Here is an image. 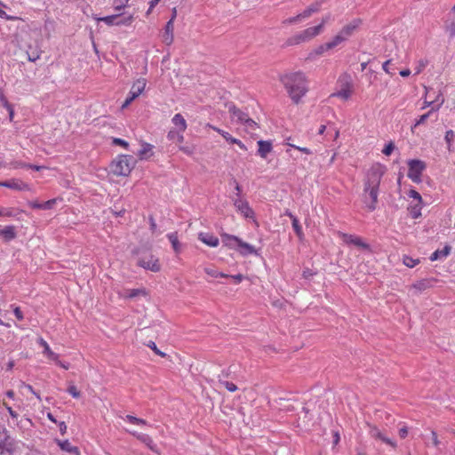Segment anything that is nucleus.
<instances>
[{
	"label": "nucleus",
	"instance_id": "1",
	"mask_svg": "<svg viewBox=\"0 0 455 455\" xmlns=\"http://www.w3.org/2000/svg\"><path fill=\"white\" fill-rule=\"evenodd\" d=\"M384 172V167L380 164L371 166L367 172L363 196V203L371 212L377 207L379 188Z\"/></svg>",
	"mask_w": 455,
	"mask_h": 455
},
{
	"label": "nucleus",
	"instance_id": "2",
	"mask_svg": "<svg viewBox=\"0 0 455 455\" xmlns=\"http://www.w3.org/2000/svg\"><path fill=\"white\" fill-rule=\"evenodd\" d=\"M281 81L286 88L292 101L298 104L300 99L307 93V86L306 77L301 72L284 75Z\"/></svg>",
	"mask_w": 455,
	"mask_h": 455
},
{
	"label": "nucleus",
	"instance_id": "3",
	"mask_svg": "<svg viewBox=\"0 0 455 455\" xmlns=\"http://www.w3.org/2000/svg\"><path fill=\"white\" fill-rule=\"evenodd\" d=\"M135 165L132 156L120 155L110 164L111 172L116 176H128Z\"/></svg>",
	"mask_w": 455,
	"mask_h": 455
},
{
	"label": "nucleus",
	"instance_id": "4",
	"mask_svg": "<svg viewBox=\"0 0 455 455\" xmlns=\"http://www.w3.org/2000/svg\"><path fill=\"white\" fill-rule=\"evenodd\" d=\"M18 449V442L5 428L0 429V455H15Z\"/></svg>",
	"mask_w": 455,
	"mask_h": 455
},
{
	"label": "nucleus",
	"instance_id": "5",
	"mask_svg": "<svg viewBox=\"0 0 455 455\" xmlns=\"http://www.w3.org/2000/svg\"><path fill=\"white\" fill-rule=\"evenodd\" d=\"M323 31V24H319L315 27L308 28L302 32L293 36L292 37L289 38L287 43L290 45L299 44L302 42L308 41L312 39L313 37L316 36Z\"/></svg>",
	"mask_w": 455,
	"mask_h": 455
},
{
	"label": "nucleus",
	"instance_id": "6",
	"mask_svg": "<svg viewBox=\"0 0 455 455\" xmlns=\"http://www.w3.org/2000/svg\"><path fill=\"white\" fill-rule=\"evenodd\" d=\"M407 164L409 167L408 178L415 183L421 182V174L427 168L426 163L419 159H411Z\"/></svg>",
	"mask_w": 455,
	"mask_h": 455
},
{
	"label": "nucleus",
	"instance_id": "7",
	"mask_svg": "<svg viewBox=\"0 0 455 455\" xmlns=\"http://www.w3.org/2000/svg\"><path fill=\"white\" fill-rule=\"evenodd\" d=\"M147 82L145 78H140L133 83L129 94L122 105V108H127L135 99H137L145 90Z\"/></svg>",
	"mask_w": 455,
	"mask_h": 455
},
{
	"label": "nucleus",
	"instance_id": "8",
	"mask_svg": "<svg viewBox=\"0 0 455 455\" xmlns=\"http://www.w3.org/2000/svg\"><path fill=\"white\" fill-rule=\"evenodd\" d=\"M138 265L153 272H158L161 269L158 259L151 254L140 257L138 259Z\"/></svg>",
	"mask_w": 455,
	"mask_h": 455
},
{
	"label": "nucleus",
	"instance_id": "9",
	"mask_svg": "<svg viewBox=\"0 0 455 455\" xmlns=\"http://www.w3.org/2000/svg\"><path fill=\"white\" fill-rule=\"evenodd\" d=\"M233 204L237 212H239L244 218L254 219V212L250 207L249 203L246 200H243L241 198H234Z\"/></svg>",
	"mask_w": 455,
	"mask_h": 455
},
{
	"label": "nucleus",
	"instance_id": "10",
	"mask_svg": "<svg viewBox=\"0 0 455 455\" xmlns=\"http://www.w3.org/2000/svg\"><path fill=\"white\" fill-rule=\"evenodd\" d=\"M134 437H136L139 441L144 443L150 451L155 453L159 454V450L156 444L154 443L152 438L147 434L138 433L136 431L130 432Z\"/></svg>",
	"mask_w": 455,
	"mask_h": 455
},
{
	"label": "nucleus",
	"instance_id": "11",
	"mask_svg": "<svg viewBox=\"0 0 455 455\" xmlns=\"http://www.w3.org/2000/svg\"><path fill=\"white\" fill-rule=\"evenodd\" d=\"M361 24V19H355L350 23L344 26L339 32L347 40L356 31V29L360 27Z\"/></svg>",
	"mask_w": 455,
	"mask_h": 455
},
{
	"label": "nucleus",
	"instance_id": "12",
	"mask_svg": "<svg viewBox=\"0 0 455 455\" xmlns=\"http://www.w3.org/2000/svg\"><path fill=\"white\" fill-rule=\"evenodd\" d=\"M220 236H221V241L225 246H227L230 249L237 250L238 243H240L239 237H237L235 235H228L226 233L221 234Z\"/></svg>",
	"mask_w": 455,
	"mask_h": 455
},
{
	"label": "nucleus",
	"instance_id": "13",
	"mask_svg": "<svg viewBox=\"0 0 455 455\" xmlns=\"http://www.w3.org/2000/svg\"><path fill=\"white\" fill-rule=\"evenodd\" d=\"M229 113L231 114V118L233 121H235L237 123L243 124L246 119L249 118L248 115L244 112H243L241 109L237 108L235 106H230Z\"/></svg>",
	"mask_w": 455,
	"mask_h": 455
},
{
	"label": "nucleus",
	"instance_id": "14",
	"mask_svg": "<svg viewBox=\"0 0 455 455\" xmlns=\"http://www.w3.org/2000/svg\"><path fill=\"white\" fill-rule=\"evenodd\" d=\"M3 187L8 188H11L13 190H18V191L28 189V184H26L23 181H21L20 180H17V179H12V180L4 181Z\"/></svg>",
	"mask_w": 455,
	"mask_h": 455
},
{
	"label": "nucleus",
	"instance_id": "15",
	"mask_svg": "<svg viewBox=\"0 0 455 455\" xmlns=\"http://www.w3.org/2000/svg\"><path fill=\"white\" fill-rule=\"evenodd\" d=\"M369 433L371 437H373L375 439H379L382 442H384L385 443H387L392 447H395V443L393 442L391 439L384 436L378 427L371 426Z\"/></svg>",
	"mask_w": 455,
	"mask_h": 455
},
{
	"label": "nucleus",
	"instance_id": "16",
	"mask_svg": "<svg viewBox=\"0 0 455 455\" xmlns=\"http://www.w3.org/2000/svg\"><path fill=\"white\" fill-rule=\"evenodd\" d=\"M173 29L172 20H170L165 25L164 33L163 35V42L167 45H170L173 42Z\"/></svg>",
	"mask_w": 455,
	"mask_h": 455
},
{
	"label": "nucleus",
	"instance_id": "17",
	"mask_svg": "<svg viewBox=\"0 0 455 455\" xmlns=\"http://www.w3.org/2000/svg\"><path fill=\"white\" fill-rule=\"evenodd\" d=\"M198 238L211 247H217L220 243L218 237L210 233H200Z\"/></svg>",
	"mask_w": 455,
	"mask_h": 455
},
{
	"label": "nucleus",
	"instance_id": "18",
	"mask_svg": "<svg viewBox=\"0 0 455 455\" xmlns=\"http://www.w3.org/2000/svg\"><path fill=\"white\" fill-rule=\"evenodd\" d=\"M237 251L242 256H248L251 254H257V251L254 246L251 245L248 243H245L240 239V243H238Z\"/></svg>",
	"mask_w": 455,
	"mask_h": 455
},
{
	"label": "nucleus",
	"instance_id": "19",
	"mask_svg": "<svg viewBox=\"0 0 455 455\" xmlns=\"http://www.w3.org/2000/svg\"><path fill=\"white\" fill-rule=\"evenodd\" d=\"M286 216H288L291 220V224H292V228H293V230L294 232L296 233L297 236L299 237V240H303L304 238V233L302 231V228L299 224V220L297 219L296 216H294L291 212H286Z\"/></svg>",
	"mask_w": 455,
	"mask_h": 455
},
{
	"label": "nucleus",
	"instance_id": "20",
	"mask_svg": "<svg viewBox=\"0 0 455 455\" xmlns=\"http://www.w3.org/2000/svg\"><path fill=\"white\" fill-rule=\"evenodd\" d=\"M258 146V154L262 158H266L267 154H269L272 151V144L270 141L259 140Z\"/></svg>",
	"mask_w": 455,
	"mask_h": 455
},
{
	"label": "nucleus",
	"instance_id": "21",
	"mask_svg": "<svg viewBox=\"0 0 455 455\" xmlns=\"http://www.w3.org/2000/svg\"><path fill=\"white\" fill-rule=\"evenodd\" d=\"M39 345L44 348V355H45L50 360L57 361L59 355L54 353L49 347L48 343L42 338L38 340Z\"/></svg>",
	"mask_w": 455,
	"mask_h": 455
},
{
	"label": "nucleus",
	"instance_id": "22",
	"mask_svg": "<svg viewBox=\"0 0 455 455\" xmlns=\"http://www.w3.org/2000/svg\"><path fill=\"white\" fill-rule=\"evenodd\" d=\"M434 279H422L412 284V288L421 292L433 286Z\"/></svg>",
	"mask_w": 455,
	"mask_h": 455
},
{
	"label": "nucleus",
	"instance_id": "23",
	"mask_svg": "<svg viewBox=\"0 0 455 455\" xmlns=\"http://www.w3.org/2000/svg\"><path fill=\"white\" fill-rule=\"evenodd\" d=\"M1 235L4 242H10L16 237V231L14 226H6L1 230Z\"/></svg>",
	"mask_w": 455,
	"mask_h": 455
},
{
	"label": "nucleus",
	"instance_id": "24",
	"mask_svg": "<svg viewBox=\"0 0 455 455\" xmlns=\"http://www.w3.org/2000/svg\"><path fill=\"white\" fill-rule=\"evenodd\" d=\"M172 124L178 128V131L183 132L187 129V122L180 114H176L172 119Z\"/></svg>",
	"mask_w": 455,
	"mask_h": 455
},
{
	"label": "nucleus",
	"instance_id": "25",
	"mask_svg": "<svg viewBox=\"0 0 455 455\" xmlns=\"http://www.w3.org/2000/svg\"><path fill=\"white\" fill-rule=\"evenodd\" d=\"M451 250V248L449 245L444 246V248L442 250H436L431 254L430 260L435 261L447 257L450 254Z\"/></svg>",
	"mask_w": 455,
	"mask_h": 455
},
{
	"label": "nucleus",
	"instance_id": "26",
	"mask_svg": "<svg viewBox=\"0 0 455 455\" xmlns=\"http://www.w3.org/2000/svg\"><path fill=\"white\" fill-rule=\"evenodd\" d=\"M55 204H56V199H51L44 203L31 202V203H29V205L33 209L49 210V209H52Z\"/></svg>",
	"mask_w": 455,
	"mask_h": 455
},
{
	"label": "nucleus",
	"instance_id": "27",
	"mask_svg": "<svg viewBox=\"0 0 455 455\" xmlns=\"http://www.w3.org/2000/svg\"><path fill=\"white\" fill-rule=\"evenodd\" d=\"M321 8V3L315 2L309 5L306 10H304L300 16H302L303 19L310 17L313 13H315L320 11Z\"/></svg>",
	"mask_w": 455,
	"mask_h": 455
},
{
	"label": "nucleus",
	"instance_id": "28",
	"mask_svg": "<svg viewBox=\"0 0 455 455\" xmlns=\"http://www.w3.org/2000/svg\"><path fill=\"white\" fill-rule=\"evenodd\" d=\"M345 241L347 243H353L357 247L368 248V244L362 241L360 237L345 235Z\"/></svg>",
	"mask_w": 455,
	"mask_h": 455
},
{
	"label": "nucleus",
	"instance_id": "29",
	"mask_svg": "<svg viewBox=\"0 0 455 455\" xmlns=\"http://www.w3.org/2000/svg\"><path fill=\"white\" fill-rule=\"evenodd\" d=\"M153 146L148 143H144L141 149L138 152L140 159H148L152 154Z\"/></svg>",
	"mask_w": 455,
	"mask_h": 455
},
{
	"label": "nucleus",
	"instance_id": "30",
	"mask_svg": "<svg viewBox=\"0 0 455 455\" xmlns=\"http://www.w3.org/2000/svg\"><path fill=\"white\" fill-rule=\"evenodd\" d=\"M422 203H417L414 205H410L408 211L413 219H417L421 215Z\"/></svg>",
	"mask_w": 455,
	"mask_h": 455
},
{
	"label": "nucleus",
	"instance_id": "31",
	"mask_svg": "<svg viewBox=\"0 0 455 455\" xmlns=\"http://www.w3.org/2000/svg\"><path fill=\"white\" fill-rule=\"evenodd\" d=\"M167 237L169 239V241L171 242L172 245V248L173 250L175 251V252H180V243L178 240V235H177V233L174 232V233H170L167 235Z\"/></svg>",
	"mask_w": 455,
	"mask_h": 455
},
{
	"label": "nucleus",
	"instance_id": "32",
	"mask_svg": "<svg viewBox=\"0 0 455 455\" xmlns=\"http://www.w3.org/2000/svg\"><path fill=\"white\" fill-rule=\"evenodd\" d=\"M347 39L343 36V35L339 32L338 35H336L331 41L327 42V48H334L338 46L342 42L346 41Z\"/></svg>",
	"mask_w": 455,
	"mask_h": 455
},
{
	"label": "nucleus",
	"instance_id": "33",
	"mask_svg": "<svg viewBox=\"0 0 455 455\" xmlns=\"http://www.w3.org/2000/svg\"><path fill=\"white\" fill-rule=\"evenodd\" d=\"M243 124L245 126L247 132L251 134H253V132L258 128V124L250 117Z\"/></svg>",
	"mask_w": 455,
	"mask_h": 455
},
{
	"label": "nucleus",
	"instance_id": "34",
	"mask_svg": "<svg viewBox=\"0 0 455 455\" xmlns=\"http://www.w3.org/2000/svg\"><path fill=\"white\" fill-rule=\"evenodd\" d=\"M454 138H455V133H454V132L452 130H449V131L446 132L445 136H444V140H445V141L447 143V149L450 152L453 151L451 142L453 141Z\"/></svg>",
	"mask_w": 455,
	"mask_h": 455
},
{
	"label": "nucleus",
	"instance_id": "35",
	"mask_svg": "<svg viewBox=\"0 0 455 455\" xmlns=\"http://www.w3.org/2000/svg\"><path fill=\"white\" fill-rule=\"evenodd\" d=\"M140 295H147V292L144 289H132L127 291L126 298L133 299Z\"/></svg>",
	"mask_w": 455,
	"mask_h": 455
},
{
	"label": "nucleus",
	"instance_id": "36",
	"mask_svg": "<svg viewBox=\"0 0 455 455\" xmlns=\"http://www.w3.org/2000/svg\"><path fill=\"white\" fill-rule=\"evenodd\" d=\"M219 382L221 386H223L225 388H227L229 392H235L237 390L236 385H235L233 382H229L228 380L221 379V376H219Z\"/></svg>",
	"mask_w": 455,
	"mask_h": 455
},
{
	"label": "nucleus",
	"instance_id": "37",
	"mask_svg": "<svg viewBox=\"0 0 455 455\" xmlns=\"http://www.w3.org/2000/svg\"><path fill=\"white\" fill-rule=\"evenodd\" d=\"M167 137L171 140H177L179 143H181L184 140V136L182 135V132L179 131H170L168 132Z\"/></svg>",
	"mask_w": 455,
	"mask_h": 455
},
{
	"label": "nucleus",
	"instance_id": "38",
	"mask_svg": "<svg viewBox=\"0 0 455 455\" xmlns=\"http://www.w3.org/2000/svg\"><path fill=\"white\" fill-rule=\"evenodd\" d=\"M116 20H118V15H116V14L101 17V18L98 19L99 21H103L108 26H113V25L116 26Z\"/></svg>",
	"mask_w": 455,
	"mask_h": 455
},
{
	"label": "nucleus",
	"instance_id": "39",
	"mask_svg": "<svg viewBox=\"0 0 455 455\" xmlns=\"http://www.w3.org/2000/svg\"><path fill=\"white\" fill-rule=\"evenodd\" d=\"M433 112H435V108H432L427 113L420 116L419 118L416 121V123H415L414 126L411 128V130L413 131V129L416 126L425 124V122L433 114Z\"/></svg>",
	"mask_w": 455,
	"mask_h": 455
},
{
	"label": "nucleus",
	"instance_id": "40",
	"mask_svg": "<svg viewBox=\"0 0 455 455\" xmlns=\"http://www.w3.org/2000/svg\"><path fill=\"white\" fill-rule=\"evenodd\" d=\"M59 445H60V449L63 451H69V452L77 451V448L72 446L71 443L68 440L61 441V442L60 441Z\"/></svg>",
	"mask_w": 455,
	"mask_h": 455
},
{
	"label": "nucleus",
	"instance_id": "41",
	"mask_svg": "<svg viewBox=\"0 0 455 455\" xmlns=\"http://www.w3.org/2000/svg\"><path fill=\"white\" fill-rule=\"evenodd\" d=\"M117 15H118V20H116V26H121V25L129 26L133 21L132 15H129L128 17H125V18H121L120 14H117Z\"/></svg>",
	"mask_w": 455,
	"mask_h": 455
},
{
	"label": "nucleus",
	"instance_id": "42",
	"mask_svg": "<svg viewBox=\"0 0 455 455\" xmlns=\"http://www.w3.org/2000/svg\"><path fill=\"white\" fill-rule=\"evenodd\" d=\"M332 96L339 97L345 100L350 98L351 96V91L347 88H343L340 91H339L337 93L332 94Z\"/></svg>",
	"mask_w": 455,
	"mask_h": 455
},
{
	"label": "nucleus",
	"instance_id": "43",
	"mask_svg": "<svg viewBox=\"0 0 455 455\" xmlns=\"http://www.w3.org/2000/svg\"><path fill=\"white\" fill-rule=\"evenodd\" d=\"M403 261V264L405 266H407L408 267H414L419 262V259H414L409 256H404Z\"/></svg>",
	"mask_w": 455,
	"mask_h": 455
},
{
	"label": "nucleus",
	"instance_id": "44",
	"mask_svg": "<svg viewBox=\"0 0 455 455\" xmlns=\"http://www.w3.org/2000/svg\"><path fill=\"white\" fill-rule=\"evenodd\" d=\"M148 347H150L156 355H160L161 357H165L166 354L159 350L154 341H149L148 344Z\"/></svg>",
	"mask_w": 455,
	"mask_h": 455
},
{
	"label": "nucleus",
	"instance_id": "45",
	"mask_svg": "<svg viewBox=\"0 0 455 455\" xmlns=\"http://www.w3.org/2000/svg\"><path fill=\"white\" fill-rule=\"evenodd\" d=\"M212 129L219 132L227 141L231 143V140H234V138L228 132L216 127H212Z\"/></svg>",
	"mask_w": 455,
	"mask_h": 455
},
{
	"label": "nucleus",
	"instance_id": "46",
	"mask_svg": "<svg viewBox=\"0 0 455 455\" xmlns=\"http://www.w3.org/2000/svg\"><path fill=\"white\" fill-rule=\"evenodd\" d=\"M408 196L410 197L413 198L414 200H416L417 203H422V197L418 191H416L414 189H411L408 193Z\"/></svg>",
	"mask_w": 455,
	"mask_h": 455
},
{
	"label": "nucleus",
	"instance_id": "47",
	"mask_svg": "<svg viewBox=\"0 0 455 455\" xmlns=\"http://www.w3.org/2000/svg\"><path fill=\"white\" fill-rule=\"evenodd\" d=\"M394 149H395V144L392 141H390L388 144H387L385 146V148L382 150V153L386 156H390L392 154V152L394 151Z\"/></svg>",
	"mask_w": 455,
	"mask_h": 455
},
{
	"label": "nucleus",
	"instance_id": "48",
	"mask_svg": "<svg viewBox=\"0 0 455 455\" xmlns=\"http://www.w3.org/2000/svg\"><path fill=\"white\" fill-rule=\"evenodd\" d=\"M434 103H437L434 108H435V111H437L441 106L443 104L444 102V99L443 98L442 94L439 93L436 98L435 100H433Z\"/></svg>",
	"mask_w": 455,
	"mask_h": 455
},
{
	"label": "nucleus",
	"instance_id": "49",
	"mask_svg": "<svg viewBox=\"0 0 455 455\" xmlns=\"http://www.w3.org/2000/svg\"><path fill=\"white\" fill-rule=\"evenodd\" d=\"M286 145H288L291 148H296V149H298L299 151H300L302 153H305V154H307V155L312 154V151L309 148H307L298 147V146H295V145L290 143L289 141L286 142Z\"/></svg>",
	"mask_w": 455,
	"mask_h": 455
},
{
	"label": "nucleus",
	"instance_id": "50",
	"mask_svg": "<svg viewBox=\"0 0 455 455\" xmlns=\"http://www.w3.org/2000/svg\"><path fill=\"white\" fill-rule=\"evenodd\" d=\"M68 392L74 397V398H79L80 397V392L77 390V388L71 385L68 387Z\"/></svg>",
	"mask_w": 455,
	"mask_h": 455
},
{
	"label": "nucleus",
	"instance_id": "51",
	"mask_svg": "<svg viewBox=\"0 0 455 455\" xmlns=\"http://www.w3.org/2000/svg\"><path fill=\"white\" fill-rule=\"evenodd\" d=\"M0 103L5 109L11 108V107L12 106L11 103H9L6 97L2 92L0 93Z\"/></svg>",
	"mask_w": 455,
	"mask_h": 455
},
{
	"label": "nucleus",
	"instance_id": "52",
	"mask_svg": "<svg viewBox=\"0 0 455 455\" xmlns=\"http://www.w3.org/2000/svg\"><path fill=\"white\" fill-rule=\"evenodd\" d=\"M446 31L449 33L450 37L455 36V21H452L449 26H446Z\"/></svg>",
	"mask_w": 455,
	"mask_h": 455
},
{
	"label": "nucleus",
	"instance_id": "53",
	"mask_svg": "<svg viewBox=\"0 0 455 455\" xmlns=\"http://www.w3.org/2000/svg\"><path fill=\"white\" fill-rule=\"evenodd\" d=\"M113 144L118 145V146H122V147H124L125 148H128V145H129L127 141H125L123 139H119V138H115L113 140Z\"/></svg>",
	"mask_w": 455,
	"mask_h": 455
},
{
	"label": "nucleus",
	"instance_id": "54",
	"mask_svg": "<svg viewBox=\"0 0 455 455\" xmlns=\"http://www.w3.org/2000/svg\"><path fill=\"white\" fill-rule=\"evenodd\" d=\"M4 406L6 408V410L8 411L10 416L12 418V419H18L19 417V414L12 410V408L11 406H9L6 403H3Z\"/></svg>",
	"mask_w": 455,
	"mask_h": 455
},
{
	"label": "nucleus",
	"instance_id": "55",
	"mask_svg": "<svg viewBox=\"0 0 455 455\" xmlns=\"http://www.w3.org/2000/svg\"><path fill=\"white\" fill-rule=\"evenodd\" d=\"M327 43L324 44H322L320 46H318L315 50V54L317 55H321L323 54L324 52L328 51V50H331V48H327Z\"/></svg>",
	"mask_w": 455,
	"mask_h": 455
},
{
	"label": "nucleus",
	"instance_id": "56",
	"mask_svg": "<svg viewBox=\"0 0 455 455\" xmlns=\"http://www.w3.org/2000/svg\"><path fill=\"white\" fill-rule=\"evenodd\" d=\"M302 19H303V18H302V16H300V13H299V14H298V15H297V16H295V17H291V18H289V19L285 20L283 21V23H285V24H292V23H295V22H297V21H299V20H302Z\"/></svg>",
	"mask_w": 455,
	"mask_h": 455
},
{
	"label": "nucleus",
	"instance_id": "57",
	"mask_svg": "<svg viewBox=\"0 0 455 455\" xmlns=\"http://www.w3.org/2000/svg\"><path fill=\"white\" fill-rule=\"evenodd\" d=\"M11 165L13 167V168H28V164H25L21 161H14V162H12L11 163Z\"/></svg>",
	"mask_w": 455,
	"mask_h": 455
},
{
	"label": "nucleus",
	"instance_id": "58",
	"mask_svg": "<svg viewBox=\"0 0 455 455\" xmlns=\"http://www.w3.org/2000/svg\"><path fill=\"white\" fill-rule=\"evenodd\" d=\"M13 313L18 320L21 321L23 319L22 311L20 310V308L19 307H16L14 308Z\"/></svg>",
	"mask_w": 455,
	"mask_h": 455
},
{
	"label": "nucleus",
	"instance_id": "59",
	"mask_svg": "<svg viewBox=\"0 0 455 455\" xmlns=\"http://www.w3.org/2000/svg\"><path fill=\"white\" fill-rule=\"evenodd\" d=\"M204 271L208 275H211L212 277H218V271L213 268L206 267L204 268Z\"/></svg>",
	"mask_w": 455,
	"mask_h": 455
},
{
	"label": "nucleus",
	"instance_id": "60",
	"mask_svg": "<svg viewBox=\"0 0 455 455\" xmlns=\"http://www.w3.org/2000/svg\"><path fill=\"white\" fill-rule=\"evenodd\" d=\"M390 63H391V60L385 61L382 65V68L386 73H387L389 75H393L394 73L392 71H390V69H389Z\"/></svg>",
	"mask_w": 455,
	"mask_h": 455
},
{
	"label": "nucleus",
	"instance_id": "61",
	"mask_svg": "<svg viewBox=\"0 0 455 455\" xmlns=\"http://www.w3.org/2000/svg\"><path fill=\"white\" fill-rule=\"evenodd\" d=\"M231 143L238 145V147H239L241 149L247 150V148H246L245 145H244L241 140H237V139H235V138H234V140H231Z\"/></svg>",
	"mask_w": 455,
	"mask_h": 455
},
{
	"label": "nucleus",
	"instance_id": "62",
	"mask_svg": "<svg viewBox=\"0 0 455 455\" xmlns=\"http://www.w3.org/2000/svg\"><path fill=\"white\" fill-rule=\"evenodd\" d=\"M229 277L232 278L235 281V283H241L242 280L243 279V275H241V274L235 275H230Z\"/></svg>",
	"mask_w": 455,
	"mask_h": 455
},
{
	"label": "nucleus",
	"instance_id": "63",
	"mask_svg": "<svg viewBox=\"0 0 455 455\" xmlns=\"http://www.w3.org/2000/svg\"><path fill=\"white\" fill-rule=\"evenodd\" d=\"M408 435V428L406 427H403L399 429V435L401 438H405Z\"/></svg>",
	"mask_w": 455,
	"mask_h": 455
},
{
	"label": "nucleus",
	"instance_id": "64",
	"mask_svg": "<svg viewBox=\"0 0 455 455\" xmlns=\"http://www.w3.org/2000/svg\"><path fill=\"white\" fill-rule=\"evenodd\" d=\"M59 427H60V431L61 435H64L67 431V425L65 424V422L64 421L60 422Z\"/></svg>",
	"mask_w": 455,
	"mask_h": 455
}]
</instances>
